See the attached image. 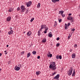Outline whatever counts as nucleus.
I'll use <instances>...</instances> for the list:
<instances>
[{
    "label": "nucleus",
    "mask_w": 80,
    "mask_h": 80,
    "mask_svg": "<svg viewBox=\"0 0 80 80\" xmlns=\"http://www.w3.org/2000/svg\"><path fill=\"white\" fill-rule=\"evenodd\" d=\"M8 53V52H7V53H5L6 55H7V54Z\"/></svg>",
    "instance_id": "54"
},
{
    "label": "nucleus",
    "mask_w": 80,
    "mask_h": 80,
    "mask_svg": "<svg viewBox=\"0 0 80 80\" xmlns=\"http://www.w3.org/2000/svg\"><path fill=\"white\" fill-rule=\"evenodd\" d=\"M63 12H64V11H60L59 12V14H62V13H63Z\"/></svg>",
    "instance_id": "15"
},
{
    "label": "nucleus",
    "mask_w": 80,
    "mask_h": 80,
    "mask_svg": "<svg viewBox=\"0 0 80 80\" xmlns=\"http://www.w3.org/2000/svg\"><path fill=\"white\" fill-rule=\"evenodd\" d=\"M42 43H45L46 42V39H44L43 40H42Z\"/></svg>",
    "instance_id": "18"
},
{
    "label": "nucleus",
    "mask_w": 80,
    "mask_h": 80,
    "mask_svg": "<svg viewBox=\"0 0 80 80\" xmlns=\"http://www.w3.org/2000/svg\"><path fill=\"white\" fill-rule=\"evenodd\" d=\"M75 28H73V29H72L71 31H72V32H74V31H75Z\"/></svg>",
    "instance_id": "35"
},
{
    "label": "nucleus",
    "mask_w": 80,
    "mask_h": 80,
    "mask_svg": "<svg viewBox=\"0 0 80 80\" xmlns=\"http://www.w3.org/2000/svg\"><path fill=\"white\" fill-rule=\"evenodd\" d=\"M60 0H56V2H59Z\"/></svg>",
    "instance_id": "44"
},
{
    "label": "nucleus",
    "mask_w": 80,
    "mask_h": 80,
    "mask_svg": "<svg viewBox=\"0 0 80 80\" xmlns=\"http://www.w3.org/2000/svg\"><path fill=\"white\" fill-rule=\"evenodd\" d=\"M32 2L31 1L28 2H27V7H29L31 5H32Z\"/></svg>",
    "instance_id": "5"
},
{
    "label": "nucleus",
    "mask_w": 80,
    "mask_h": 80,
    "mask_svg": "<svg viewBox=\"0 0 80 80\" xmlns=\"http://www.w3.org/2000/svg\"><path fill=\"white\" fill-rule=\"evenodd\" d=\"M70 37H71V36H68V38H70Z\"/></svg>",
    "instance_id": "46"
},
{
    "label": "nucleus",
    "mask_w": 80,
    "mask_h": 80,
    "mask_svg": "<svg viewBox=\"0 0 80 80\" xmlns=\"http://www.w3.org/2000/svg\"><path fill=\"white\" fill-rule=\"evenodd\" d=\"M30 52H28L27 54V57L28 58V57H30Z\"/></svg>",
    "instance_id": "19"
},
{
    "label": "nucleus",
    "mask_w": 80,
    "mask_h": 80,
    "mask_svg": "<svg viewBox=\"0 0 80 80\" xmlns=\"http://www.w3.org/2000/svg\"><path fill=\"white\" fill-rule=\"evenodd\" d=\"M59 45H60V43H58L56 44V47H59Z\"/></svg>",
    "instance_id": "26"
},
{
    "label": "nucleus",
    "mask_w": 80,
    "mask_h": 80,
    "mask_svg": "<svg viewBox=\"0 0 80 80\" xmlns=\"http://www.w3.org/2000/svg\"><path fill=\"white\" fill-rule=\"evenodd\" d=\"M55 24L54 25V26H55V25H57V22L56 21H55Z\"/></svg>",
    "instance_id": "32"
},
{
    "label": "nucleus",
    "mask_w": 80,
    "mask_h": 80,
    "mask_svg": "<svg viewBox=\"0 0 80 80\" xmlns=\"http://www.w3.org/2000/svg\"><path fill=\"white\" fill-rule=\"evenodd\" d=\"M57 73V72H54V73H52V75H54L55 74H56Z\"/></svg>",
    "instance_id": "34"
},
{
    "label": "nucleus",
    "mask_w": 80,
    "mask_h": 80,
    "mask_svg": "<svg viewBox=\"0 0 80 80\" xmlns=\"http://www.w3.org/2000/svg\"><path fill=\"white\" fill-rule=\"evenodd\" d=\"M7 47H8V45H7Z\"/></svg>",
    "instance_id": "51"
},
{
    "label": "nucleus",
    "mask_w": 80,
    "mask_h": 80,
    "mask_svg": "<svg viewBox=\"0 0 80 80\" xmlns=\"http://www.w3.org/2000/svg\"><path fill=\"white\" fill-rule=\"evenodd\" d=\"M50 52H48V54H47V56L48 57H49V55H50Z\"/></svg>",
    "instance_id": "23"
},
{
    "label": "nucleus",
    "mask_w": 80,
    "mask_h": 80,
    "mask_svg": "<svg viewBox=\"0 0 80 80\" xmlns=\"http://www.w3.org/2000/svg\"><path fill=\"white\" fill-rule=\"evenodd\" d=\"M38 59H40V56H38L37 57Z\"/></svg>",
    "instance_id": "38"
},
{
    "label": "nucleus",
    "mask_w": 80,
    "mask_h": 80,
    "mask_svg": "<svg viewBox=\"0 0 80 80\" xmlns=\"http://www.w3.org/2000/svg\"><path fill=\"white\" fill-rule=\"evenodd\" d=\"M40 73L41 72L40 71L36 72V75H40Z\"/></svg>",
    "instance_id": "16"
},
{
    "label": "nucleus",
    "mask_w": 80,
    "mask_h": 80,
    "mask_svg": "<svg viewBox=\"0 0 80 80\" xmlns=\"http://www.w3.org/2000/svg\"><path fill=\"white\" fill-rule=\"evenodd\" d=\"M58 20H59V23H60V22H62V19H58Z\"/></svg>",
    "instance_id": "31"
},
{
    "label": "nucleus",
    "mask_w": 80,
    "mask_h": 80,
    "mask_svg": "<svg viewBox=\"0 0 80 80\" xmlns=\"http://www.w3.org/2000/svg\"><path fill=\"white\" fill-rule=\"evenodd\" d=\"M72 20L71 22L72 23H73V19H72Z\"/></svg>",
    "instance_id": "45"
},
{
    "label": "nucleus",
    "mask_w": 80,
    "mask_h": 80,
    "mask_svg": "<svg viewBox=\"0 0 80 80\" xmlns=\"http://www.w3.org/2000/svg\"><path fill=\"white\" fill-rule=\"evenodd\" d=\"M13 11V9L12 8H10L9 10V12H12Z\"/></svg>",
    "instance_id": "22"
},
{
    "label": "nucleus",
    "mask_w": 80,
    "mask_h": 80,
    "mask_svg": "<svg viewBox=\"0 0 80 80\" xmlns=\"http://www.w3.org/2000/svg\"><path fill=\"white\" fill-rule=\"evenodd\" d=\"M1 55H2V53H0V57H1Z\"/></svg>",
    "instance_id": "52"
},
{
    "label": "nucleus",
    "mask_w": 80,
    "mask_h": 80,
    "mask_svg": "<svg viewBox=\"0 0 80 80\" xmlns=\"http://www.w3.org/2000/svg\"><path fill=\"white\" fill-rule=\"evenodd\" d=\"M32 53L33 55H36V53H37V52L35 51H33L32 52Z\"/></svg>",
    "instance_id": "17"
},
{
    "label": "nucleus",
    "mask_w": 80,
    "mask_h": 80,
    "mask_svg": "<svg viewBox=\"0 0 80 80\" xmlns=\"http://www.w3.org/2000/svg\"><path fill=\"white\" fill-rule=\"evenodd\" d=\"M52 2L53 3H55L56 2V0H52Z\"/></svg>",
    "instance_id": "27"
},
{
    "label": "nucleus",
    "mask_w": 80,
    "mask_h": 80,
    "mask_svg": "<svg viewBox=\"0 0 80 80\" xmlns=\"http://www.w3.org/2000/svg\"><path fill=\"white\" fill-rule=\"evenodd\" d=\"M14 69L15 70L18 71L20 69V68L18 66H15Z\"/></svg>",
    "instance_id": "6"
},
{
    "label": "nucleus",
    "mask_w": 80,
    "mask_h": 80,
    "mask_svg": "<svg viewBox=\"0 0 80 80\" xmlns=\"http://www.w3.org/2000/svg\"><path fill=\"white\" fill-rule=\"evenodd\" d=\"M41 27V28L40 29V31H41V30H42L43 28H47V27H46V25H42Z\"/></svg>",
    "instance_id": "3"
},
{
    "label": "nucleus",
    "mask_w": 80,
    "mask_h": 80,
    "mask_svg": "<svg viewBox=\"0 0 80 80\" xmlns=\"http://www.w3.org/2000/svg\"><path fill=\"white\" fill-rule=\"evenodd\" d=\"M65 26H67V23H65Z\"/></svg>",
    "instance_id": "49"
},
{
    "label": "nucleus",
    "mask_w": 80,
    "mask_h": 80,
    "mask_svg": "<svg viewBox=\"0 0 80 80\" xmlns=\"http://www.w3.org/2000/svg\"><path fill=\"white\" fill-rule=\"evenodd\" d=\"M75 74V72L74 71V72L72 73V76H74Z\"/></svg>",
    "instance_id": "24"
},
{
    "label": "nucleus",
    "mask_w": 80,
    "mask_h": 80,
    "mask_svg": "<svg viewBox=\"0 0 80 80\" xmlns=\"http://www.w3.org/2000/svg\"><path fill=\"white\" fill-rule=\"evenodd\" d=\"M76 55L75 54V53H74L72 54V58H75Z\"/></svg>",
    "instance_id": "11"
},
{
    "label": "nucleus",
    "mask_w": 80,
    "mask_h": 80,
    "mask_svg": "<svg viewBox=\"0 0 80 80\" xmlns=\"http://www.w3.org/2000/svg\"><path fill=\"white\" fill-rule=\"evenodd\" d=\"M67 19L68 20H73V17L69 16V17H68Z\"/></svg>",
    "instance_id": "7"
},
{
    "label": "nucleus",
    "mask_w": 80,
    "mask_h": 80,
    "mask_svg": "<svg viewBox=\"0 0 80 80\" xmlns=\"http://www.w3.org/2000/svg\"><path fill=\"white\" fill-rule=\"evenodd\" d=\"M56 66L55 62H53L52 63V64H50L49 67L50 68H52L53 70H55L57 69V67H55Z\"/></svg>",
    "instance_id": "1"
},
{
    "label": "nucleus",
    "mask_w": 80,
    "mask_h": 80,
    "mask_svg": "<svg viewBox=\"0 0 80 80\" xmlns=\"http://www.w3.org/2000/svg\"><path fill=\"white\" fill-rule=\"evenodd\" d=\"M49 57H52V54H50L49 55Z\"/></svg>",
    "instance_id": "36"
},
{
    "label": "nucleus",
    "mask_w": 80,
    "mask_h": 80,
    "mask_svg": "<svg viewBox=\"0 0 80 80\" xmlns=\"http://www.w3.org/2000/svg\"><path fill=\"white\" fill-rule=\"evenodd\" d=\"M33 20H34V18H32L30 20L31 22H32L33 21Z\"/></svg>",
    "instance_id": "25"
},
{
    "label": "nucleus",
    "mask_w": 80,
    "mask_h": 80,
    "mask_svg": "<svg viewBox=\"0 0 80 80\" xmlns=\"http://www.w3.org/2000/svg\"><path fill=\"white\" fill-rule=\"evenodd\" d=\"M40 31H40V29H39V30L38 32V36H40Z\"/></svg>",
    "instance_id": "20"
},
{
    "label": "nucleus",
    "mask_w": 80,
    "mask_h": 80,
    "mask_svg": "<svg viewBox=\"0 0 80 80\" xmlns=\"http://www.w3.org/2000/svg\"><path fill=\"white\" fill-rule=\"evenodd\" d=\"M74 47L75 48H77V44H75L74 45Z\"/></svg>",
    "instance_id": "33"
},
{
    "label": "nucleus",
    "mask_w": 80,
    "mask_h": 80,
    "mask_svg": "<svg viewBox=\"0 0 80 80\" xmlns=\"http://www.w3.org/2000/svg\"><path fill=\"white\" fill-rule=\"evenodd\" d=\"M28 13V10H27V11L26 12H25V13L26 14H27V13Z\"/></svg>",
    "instance_id": "37"
},
{
    "label": "nucleus",
    "mask_w": 80,
    "mask_h": 80,
    "mask_svg": "<svg viewBox=\"0 0 80 80\" xmlns=\"http://www.w3.org/2000/svg\"><path fill=\"white\" fill-rule=\"evenodd\" d=\"M53 78L54 79H57V80H58L59 78V74H57L56 76H55Z\"/></svg>",
    "instance_id": "8"
},
{
    "label": "nucleus",
    "mask_w": 80,
    "mask_h": 80,
    "mask_svg": "<svg viewBox=\"0 0 80 80\" xmlns=\"http://www.w3.org/2000/svg\"><path fill=\"white\" fill-rule=\"evenodd\" d=\"M48 28H46L45 29L44 32V33H47V30H48Z\"/></svg>",
    "instance_id": "12"
},
{
    "label": "nucleus",
    "mask_w": 80,
    "mask_h": 80,
    "mask_svg": "<svg viewBox=\"0 0 80 80\" xmlns=\"http://www.w3.org/2000/svg\"><path fill=\"white\" fill-rule=\"evenodd\" d=\"M61 15H62H62H63V14H61Z\"/></svg>",
    "instance_id": "55"
},
{
    "label": "nucleus",
    "mask_w": 80,
    "mask_h": 80,
    "mask_svg": "<svg viewBox=\"0 0 80 80\" xmlns=\"http://www.w3.org/2000/svg\"><path fill=\"white\" fill-rule=\"evenodd\" d=\"M72 72H73V68H71L69 71L68 72V75L70 76V75L72 73Z\"/></svg>",
    "instance_id": "2"
},
{
    "label": "nucleus",
    "mask_w": 80,
    "mask_h": 80,
    "mask_svg": "<svg viewBox=\"0 0 80 80\" xmlns=\"http://www.w3.org/2000/svg\"><path fill=\"white\" fill-rule=\"evenodd\" d=\"M48 36L50 37V38H51V37H52V32H50L49 33V34H48Z\"/></svg>",
    "instance_id": "13"
},
{
    "label": "nucleus",
    "mask_w": 80,
    "mask_h": 80,
    "mask_svg": "<svg viewBox=\"0 0 80 80\" xmlns=\"http://www.w3.org/2000/svg\"><path fill=\"white\" fill-rule=\"evenodd\" d=\"M72 15V14H71V13H69L68 14V15H69V16H70V15Z\"/></svg>",
    "instance_id": "47"
},
{
    "label": "nucleus",
    "mask_w": 80,
    "mask_h": 80,
    "mask_svg": "<svg viewBox=\"0 0 80 80\" xmlns=\"http://www.w3.org/2000/svg\"><path fill=\"white\" fill-rule=\"evenodd\" d=\"M65 28L66 30H67V29H68V28H67V26H65Z\"/></svg>",
    "instance_id": "40"
},
{
    "label": "nucleus",
    "mask_w": 80,
    "mask_h": 80,
    "mask_svg": "<svg viewBox=\"0 0 80 80\" xmlns=\"http://www.w3.org/2000/svg\"><path fill=\"white\" fill-rule=\"evenodd\" d=\"M74 71L75 72V69H74L73 70V72H74Z\"/></svg>",
    "instance_id": "57"
},
{
    "label": "nucleus",
    "mask_w": 80,
    "mask_h": 80,
    "mask_svg": "<svg viewBox=\"0 0 80 80\" xmlns=\"http://www.w3.org/2000/svg\"><path fill=\"white\" fill-rule=\"evenodd\" d=\"M1 70H2V69H0V72H1Z\"/></svg>",
    "instance_id": "56"
},
{
    "label": "nucleus",
    "mask_w": 80,
    "mask_h": 80,
    "mask_svg": "<svg viewBox=\"0 0 80 80\" xmlns=\"http://www.w3.org/2000/svg\"><path fill=\"white\" fill-rule=\"evenodd\" d=\"M59 39H60V38H59V37H58V38H57L56 40H59Z\"/></svg>",
    "instance_id": "42"
},
{
    "label": "nucleus",
    "mask_w": 80,
    "mask_h": 80,
    "mask_svg": "<svg viewBox=\"0 0 80 80\" xmlns=\"http://www.w3.org/2000/svg\"><path fill=\"white\" fill-rule=\"evenodd\" d=\"M62 17H65V14L62 15Z\"/></svg>",
    "instance_id": "43"
},
{
    "label": "nucleus",
    "mask_w": 80,
    "mask_h": 80,
    "mask_svg": "<svg viewBox=\"0 0 80 80\" xmlns=\"http://www.w3.org/2000/svg\"><path fill=\"white\" fill-rule=\"evenodd\" d=\"M18 67H21V65L19 64L18 65Z\"/></svg>",
    "instance_id": "48"
},
{
    "label": "nucleus",
    "mask_w": 80,
    "mask_h": 80,
    "mask_svg": "<svg viewBox=\"0 0 80 80\" xmlns=\"http://www.w3.org/2000/svg\"><path fill=\"white\" fill-rule=\"evenodd\" d=\"M59 58L60 60L62 59V56L60 55L59 57Z\"/></svg>",
    "instance_id": "30"
},
{
    "label": "nucleus",
    "mask_w": 80,
    "mask_h": 80,
    "mask_svg": "<svg viewBox=\"0 0 80 80\" xmlns=\"http://www.w3.org/2000/svg\"><path fill=\"white\" fill-rule=\"evenodd\" d=\"M4 52H5V53H6V52H7V51H4Z\"/></svg>",
    "instance_id": "53"
},
{
    "label": "nucleus",
    "mask_w": 80,
    "mask_h": 80,
    "mask_svg": "<svg viewBox=\"0 0 80 80\" xmlns=\"http://www.w3.org/2000/svg\"><path fill=\"white\" fill-rule=\"evenodd\" d=\"M20 10V8L19 7H18L17 8V11H19Z\"/></svg>",
    "instance_id": "29"
},
{
    "label": "nucleus",
    "mask_w": 80,
    "mask_h": 80,
    "mask_svg": "<svg viewBox=\"0 0 80 80\" xmlns=\"http://www.w3.org/2000/svg\"><path fill=\"white\" fill-rule=\"evenodd\" d=\"M70 23H68V27H69V26H70Z\"/></svg>",
    "instance_id": "39"
},
{
    "label": "nucleus",
    "mask_w": 80,
    "mask_h": 80,
    "mask_svg": "<svg viewBox=\"0 0 80 80\" xmlns=\"http://www.w3.org/2000/svg\"><path fill=\"white\" fill-rule=\"evenodd\" d=\"M31 34H32V32H31V31H29L27 33V35H28V36H30V35H31Z\"/></svg>",
    "instance_id": "14"
},
{
    "label": "nucleus",
    "mask_w": 80,
    "mask_h": 80,
    "mask_svg": "<svg viewBox=\"0 0 80 80\" xmlns=\"http://www.w3.org/2000/svg\"><path fill=\"white\" fill-rule=\"evenodd\" d=\"M79 17H80V14H79Z\"/></svg>",
    "instance_id": "58"
},
{
    "label": "nucleus",
    "mask_w": 80,
    "mask_h": 80,
    "mask_svg": "<svg viewBox=\"0 0 80 80\" xmlns=\"http://www.w3.org/2000/svg\"><path fill=\"white\" fill-rule=\"evenodd\" d=\"M10 28V30H12V28Z\"/></svg>",
    "instance_id": "50"
},
{
    "label": "nucleus",
    "mask_w": 80,
    "mask_h": 80,
    "mask_svg": "<svg viewBox=\"0 0 80 80\" xmlns=\"http://www.w3.org/2000/svg\"><path fill=\"white\" fill-rule=\"evenodd\" d=\"M21 9L22 10V12H25V8L24 7V6L23 5L21 6Z\"/></svg>",
    "instance_id": "4"
},
{
    "label": "nucleus",
    "mask_w": 80,
    "mask_h": 80,
    "mask_svg": "<svg viewBox=\"0 0 80 80\" xmlns=\"http://www.w3.org/2000/svg\"><path fill=\"white\" fill-rule=\"evenodd\" d=\"M56 58L57 59H58V58H59V57L58 55L56 56Z\"/></svg>",
    "instance_id": "41"
},
{
    "label": "nucleus",
    "mask_w": 80,
    "mask_h": 80,
    "mask_svg": "<svg viewBox=\"0 0 80 80\" xmlns=\"http://www.w3.org/2000/svg\"><path fill=\"white\" fill-rule=\"evenodd\" d=\"M40 6V3H38V5H37V8H39Z\"/></svg>",
    "instance_id": "21"
},
{
    "label": "nucleus",
    "mask_w": 80,
    "mask_h": 80,
    "mask_svg": "<svg viewBox=\"0 0 80 80\" xmlns=\"http://www.w3.org/2000/svg\"><path fill=\"white\" fill-rule=\"evenodd\" d=\"M11 20V17L9 16V17H8L7 18V21H8V22H10Z\"/></svg>",
    "instance_id": "10"
},
{
    "label": "nucleus",
    "mask_w": 80,
    "mask_h": 80,
    "mask_svg": "<svg viewBox=\"0 0 80 80\" xmlns=\"http://www.w3.org/2000/svg\"><path fill=\"white\" fill-rule=\"evenodd\" d=\"M13 31L12 30H11L8 32V34L9 35H11V34H13Z\"/></svg>",
    "instance_id": "9"
},
{
    "label": "nucleus",
    "mask_w": 80,
    "mask_h": 80,
    "mask_svg": "<svg viewBox=\"0 0 80 80\" xmlns=\"http://www.w3.org/2000/svg\"><path fill=\"white\" fill-rule=\"evenodd\" d=\"M24 53H25V52L22 51L21 52V54H22V55H23V54Z\"/></svg>",
    "instance_id": "28"
}]
</instances>
